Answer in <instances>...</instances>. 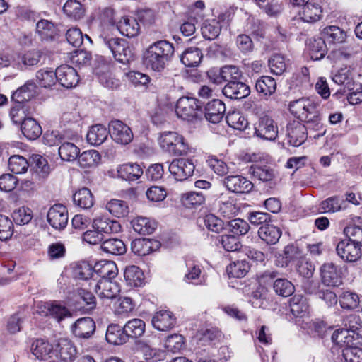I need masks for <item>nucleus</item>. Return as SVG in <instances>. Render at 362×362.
Instances as JSON below:
<instances>
[{"mask_svg": "<svg viewBox=\"0 0 362 362\" xmlns=\"http://www.w3.org/2000/svg\"><path fill=\"white\" fill-rule=\"evenodd\" d=\"M309 49L312 59L318 60L323 58L327 53V46L325 38L318 37L310 40Z\"/></svg>", "mask_w": 362, "mask_h": 362, "instance_id": "nucleus-51", "label": "nucleus"}, {"mask_svg": "<svg viewBox=\"0 0 362 362\" xmlns=\"http://www.w3.org/2000/svg\"><path fill=\"white\" fill-rule=\"evenodd\" d=\"M94 272L101 277L112 281L117 275V267L112 261H102L95 264Z\"/></svg>", "mask_w": 362, "mask_h": 362, "instance_id": "nucleus-32", "label": "nucleus"}, {"mask_svg": "<svg viewBox=\"0 0 362 362\" xmlns=\"http://www.w3.org/2000/svg\"><path fill=\"white\" fill-rule=\"evenodd\" d=\"M308 126L293 122L287 125V136L288 143L295 147L300 146L306 140Z\"/></svg>", "mask_w": 362, "mask_h": 362, "instance_id": "nucleus-16", "label": "nucleus"}, {"mask_svg": "<svg viewBox=\"0 0 362 362\" xmlns=\"http://www.w3.org/2000/svg\"><path fill=\"white\" fill-rule=\"evenodd\" d=\"M36 30L42 40H52L57 35L56 25L46 19H41L37 23Z\"/></svg>", "mask_w": 362, "mask_h": 362, "instance_id": "nucleus-40", "label": "nucleus"}, {"mask_svg": "<svg viewBox=\"0 0 362 362\" xmlns=\"http://www.w3.org/2000/svg\"><path fill=\"white\" fill-rule=\"evenodd\" d=\"M21 132L27 139L35 140L42 134V128L35 119L28 117L23 122Z\"/></svg>", "mask_w": 362, "mask_h": 362, "instance_id": "nucleus-38", "label": "nucleus"}, {"mask_svg": "<svg viewBox=\"0 0 362 362\" xmlns=\"http://www.w3.org/2000/svg\"><path fill=\"white\" fill-rule=\"evenodd\" d=\"M345 202L337 197H329L321 202L319 210L321 213H335L346 208Z\"/></svg>", "mask_w": 362, "mask_h": 362, "instance_id": "nucleus-46", "label": "nucleus"}, {"mask_svg": "<svg viewBox=\"0 0 362 362\" xmlns=\"http://www.w3.org/2000/svg\"><path fill=\"white\" fill-rule=\"evenodd\" d=\"M255 88L258 93L271 95L276 91V82L271 76H263L256 81Z\"/></svg>", "mask_w": 362, "mask_h": 362, "instance_id": "nucleus-48", "label": "nucleus"}, {"mask_svg": "<svg viewBox=\"0 0 362 362\" xmlns=\"http://www.w3.org/2000/svg\"><path fill=\"white\" fill-rule=\"evenodd\" d=\"M321 13L322 10L319 4L308 3L303 5L299 16L304 22L312 23L320 18Z\"/></svg>", "mask_w": 362, "mask_h": 362, "instance_id": "nucleus-31", "label": "nucleus"}, {"mask_svg": "<svg viewBox=\"0 0 362 362\" xmlns=\"http://www.w3.org/2000/svg\"><path fill=\"white\" fill-rule=\"evenodd\" d=\"M63 11L73 21H79L84 16L85 9L76 0H68L64 5Z\"/></svg>", "mask_w": 362, "mask_h": 362, "instance_id": "nucleus-37", "label": "nucleus"}, {"mask_svg": "<svg viewBox=\"0 0 362 362\" xmlns=\"http://www.w3.org/2000/svg\"><path fill=\"white\" fill-rule=\"evenodd\" d=\"M303 256L302 252L298 247L294 245H288L284 247L282 262L279 261L278 266L285 267L291 262H296V263Z\"/></svg>", "mask_w": 362, "mask_h": 362, "instance_id": "nucleus-44", "label": "nucleus"}, {"mask_svg": "<svg viewBox=\"0 0 362 362\" xmlns=\"http://www.w3.org/2000/svg\"><path fill=\"white\" fill-rule=\"evenodd\" d=\"M296 270L301 276L309 279L313 276L315 266L304 255L296 263Z\"/></svg>", "mask_w": 362, "mask_h": 362, "instance_id": "nucleus-58", "label": "nucleus"}, {"mask_svg": "<svg viewBox=\"0 0 362 362\" xmlns=\"http://www.w3.org/2000/svg\"><path fill=\"white\" fill-rule=\"evenodd\" d=\"M224 185L228 190L235 193H247L253 187L252 182L241 175H232L225 177Z\"/></svg>", "mask_w": 362, "mask_h": 362, "instance_id": "nucleus-20", "label": "nucleus"}, {"mask_svg": "<svg viewBox=\"0 0 362 362\" xmlns=\"http://www.w3.org/2000/svg\"><path fill=\"white\" fill-rule=\"evenodd\" d=\"M202 110L199 101L192 97H182L176 104L175 112L178 117L182 119H191L197 117Z\"/></svg>", "mask_w": 362, "mask_h": 362, "instance_id": "nucleus-5", "label": "nucleus"}, {"mask_svg": "<svg viewBox=\"0 0 362 362\" xmlns=\"http://www.w3.org/2000/svg\"><path fill=\"white\" fill-rule=\"evenodd\" d=\"M255 133L262 139L274 141L278 136V127L272 117L264 115L255 124Z\"/></svg>", "mask_w": 362, "mask_h": 362, "instance_id": "nucleus-6", "label": "nucleus"}, {"mask_svg": "<svg viewBox=\"0 0 362 362\" xmlns=\"http://www.w3.org/2000/svg\"><path fill=\"white\" fill-rule=\"evenodd\" d=\"M68 219L67 209L62 204H56L48 210L47 221L55 230H64L67 226Z\"/></svg>", "mask_w": 362, "mask_h": 362, "instance_id": "nucleus-8", "label": "nucleus"}, {"mask_svg": "<svg viewBox=\"0 0 362 362\" xmlns=\"http://www.w3.org/2000/svg\"><path fill=\"white\" fill-rule=\"evenodd\" d=\"M322 35L329 43H343L346 39V33L335 25L325 27L322 31Z\"/></svg>", "mask_w": 362, "mask_h": 362, "instance_id": "nucleus-36", "label": "nucleus"}, {"mask_svg": "<svg viewBox=\"0 0 362 362\" xmlns=\"http://www.w3.org/2000/svg\"><path fill=\"white\" fill-rule=\"evenodd\" d=\"M45 308L47 309V315L55 319L58 322L73 316L72 313L66 306L57 301L47 303Z\"/></svg>", "mask_w": 362, "mask_h": 362, "instance_id": "nucleus-28", "label": "nucleus"}, {"mask_svg": "<svg viewBox=\"0 0 362 362\" xmlns=\"http://www.w3.org/2000/svg\"><path fill=\"white\" fill-rule=\"evenodd\" d=\"M109 134L117 144L127 145L133 140V133L129 127L120 120H112L109 124Z\"/></svg>", "mask_w": 362, "mask_h": 362, "instance_id": "nucleus-9", "label": "nucleus"}, {"mask_svg": "<svg viewBox=\"0 0 362 362\" xmlns=\"http://www.w3.org/2000/svg\"><path fill=\"white\" fill-rule=\"evenodd\" d=\"M221 25L219 19L206 20L202 27L203 37L209 40L216 39L221 33Z\"/></svg>", "mask_w": 362, "mask_h": 362, "instance_id": "nucleus-39", "label": "nucleus"}, {"mask_svg": "<svg viewBox=\"0 0 362 362\" xmlns=\"http://www.w3.org/2000/svg\"><path fill=\"white\" fill-rule=\"evenodd\" d=\"M103 43L111 51L115 60L119 63L127 64L133 59L132 49L126 40L117 37H105Z\"/></svg>", "mask_w": 362, "mask_h": 362, "instance_id": "nucleus-4", "label": "nucleus"}, {"mask_svg": "<svg viewBox=\"0 0 362 362\" xmlns=\"http://www.w3.org/2000/svg\"><path fill=\"white\" fill-rule=\"evenodd\" d=\"M250 270L249 263L246 260H238L227 267V272L230 276L242 278Z\"/></svg>", "mask_w": 362, "mask_h": 362, "instance_id": "nucleus-53", "label": "nucleus"}, {"mask_svg": "<svg viewBox=\"0 0 362 362\" xmlns=\"http://www.w3.org/2000/svg\"><path fill=\"white\" fill-rule=\"evenodd\" d=\"M218 244L228 252L237 251L240 248V243L238 238L234 235H223L217 238Z\"/></svg>", "mask_w": 362, "mask_h": 362, "instance_id": "nucleus-63", "label": "nucleus"}, {"mask_svg": "<svg viewBox=\"0 0 362 362\" xmlns=\"http://www.w3.org/2000/svg\"><path fill=\"white\" fill-rule=\"evenodd\" d=\"M57 80L62 86L71 88L78 84L79 78L72 66L64 64L57 68Z\"/></svg>", "mask_w": 362, "mask_h": 362, "instance_id": "nucleus-14", "label": "nucleus"}, {"mask_svg": "<svg viewBox=\"0 0 362 362\" xmlns=\"http://www.w3.org/2000/svg\"><path fill=\"white\" fill-rule=\"evenodd\" d=\"M289 110L310 129L319 131L322 127L317 105L309 98H302L291 102Z\"/></svg>", "mask_w": 362, "mask_h": 362, "instance_id": "nucleus-2", "label": "nucleus"}, {"mask_svg": "<svg viewBox=\"0 0 362 362\" xmlns=\"http://www.w3.org/2000/svg\"><path fill=\"white\" fill-rule=\"evenodd\" d=\"M13 223L12 221L4 215H0V240L5 241L10 239L13 234Z\"/></svg>", "mask_w": 362, "mask_h": 362, "instance_id": "nucleus-64", "label": "nucleus"}, {"mask_svg": "<svg viewBox=\"0 0 362 362\" xmlns=\"http://www.w3.org/2000/svg\"><path fill=\"white\" fill-rule=\"evenodd\" d=\"M195 166L191 160L174 159L169 165L170 174L177 181H184L193 175Z\"/></svg>", "mask_w": 362, "mask_h": 362, "instance_id": "nucleus-7", "label": "nucleus"}, {"mask_svg": "<svg viewBox=\"0 0 362 362\" xmlns=\"http://www.w3.org/2000/svg\"><path fill=\"white\" fill-rule=\"evenodd\" d=\"M175 324V317L169 310L156 312L152 318V325L159 331L166 332L172 329Z\"/></svg>", "mask_w": 362, "mask_h": 362, "instance_id": "nucleus-22", "label": "nucleus"}, {"mask_svg": "<svg viewBox=\"0 0 362 362\" xmlns=\"http://www.w3.org/2000/svg\"><path fill=\"white\" fill-rule=\"evenodd\" d=\"M118 176L127 181L138 180L143 174L142 168L137 163H126L117 168Z\"/></svg>", "mask_w": 362, "mask_h": 362, "instance_id": "nucleus-26", "label": "nucleus"}, {"mask_svg": "<svg viewBox=\"0 0 362 362\" xmlns=\"http://www.w3.org/2000/svg\"><path fill=\"white\" fill-rule=\"evenodd\" d=\"M275 293L283 297H288L292 295L295 291L293 284L286 279H277L273 284Z\"/></svg>", "mask_w": 362, "mask_h": 362, "instance_id": "nucleus-55", "label": "nucleus"}, {"mask_svg": "<svg viewBox=\"0 0 362 362\" xmlns=\"http://www.w3.org/2000/svg\"><path fill=\"white\" fill-rule=\"evenodd\" d=\"M174 53L173 44L167 40H158L151 45L143 55L146 67L156 71L163 70Z\"/></svg>", "mask_w": 362, "mask_h": 362, "instance_id": "nucleus-1", "label": "nucleus"}, {"mask_svg": "<svg viewBox=\"0 0 362 362\" xmlns=\"http://www.w3.org/2000/svg\"><path fill=\"white\" fill-rule=\"evenodd\" d=\"M332 341L335 344L346 347L362 344V337L358 333L350 332L344 328L335 330L332 335Z\"/></svg>", "mask_w": 362, "mask_h": 362, "instance_id": "nucleus-15", "label": "nucleus"}, {"mask_svg": "<svg viewBox=\"0 0 362 362\" xmlns=\"http://www.w3.org/2000/svg\"><path fill=\"white\" fill-rule=\"evenodd\" d=\"M100 160V155L95 150L83 151L78 156V163L81 168H91L95 166Z\"/></svg>", "mask_w": 362, "mask_h": 362, "instance_id": "nucleus-52", "label": "nucleus"}, {"mask_svg": "<svg viewBox=\"0 0 362 362\" xmlns=\"http://www.w3.org/2000/svg\"><path fill=\"white\" fill-rule=\"evenodd\" d=\"M36 77L40 86L49 88L56 83L57 70L55 72L50 70H40Z\"/></svg>", "mask_w": 362, "mask_h": 362, "instance_id": "nucleus-60", "label": "nucleus"}, {"mask_svg": "<svg viewBox=\"0 0 362 362\" xmlns=\"http://www.w3.org/2000/svg\"><path fill=\"white\" fill-rule=\"evenodd\" d=\"M33 110L27 105L22 103H17L11 108L10 116L13 123L21 124L24 120L27 119L28 116L32 114Z\"/></svg>", "mask_w": 362, "mask_h": 362, "instance_id": "nucleus-45", "label": "nucleus"}, {"mask_svg": "<svg viewBox=\"0 0 362 362\" xmlns=\"http://www.w3.org/2000/svg\"><path fill=\"white\" fill-rule=\"evenodd\" d=\"M115 314L120 317H126L134 309V304L131 298L119 297L114 305Z\"/></svg>", "mask_w": 362, "mask_h": 362, "instance_id": "nucleus-50", "label": "nucleus"}, {"mask_svg": "<svg viewBox=\"0 0 362 362\" xmlns=\"http://www.w3.org/2000/svg\"><path fill=\"white\" fill-rule=\"evenodd\" d=\"M106 209L110 214L116 217H124L129 213V208L127 203L119 199H112L107 202Z\"/></svg>", "mask_w": 362, "mask_h": 362, "instance_id": "nucleus-57", "label": "nucleus"}, {"mask_svg": "<svg viewBox=\"0 0 362 362\" xmlns=\"http://www.w3.org/2000/svg\"><path fill=\"white\" fill-rule=\"evenodd\" d=\"M134 230L141 235L151 234L156 228V223L146 217H138L132 221Z\"/></svg>", "mask_w": 362, "mask_h": 362, "instance_id": "nucleus-41", "label": "nucleus"}, {"mask_svg": "<svg viewBox=\"0 0 362 362\" xmlns=\"http://www.w3.org/2000/svg\"><path fill=\"white\" fill-rule=\"evenodd\" d=\"M33 354L40 360L49 361L57 357V352L47 341L39 339L35 340L31 346Z\"/></svg>", "mask_w": 362, "mask_h": 362, "instance_id": "nucleus-17", "label": "nucleus"}, {"mask_svg": "<svg viewBox=\"0 0 362 362\" xmlns=\"http://www.w3.org/2000/svg\"><path fill=\"white\" fill-rule=\"evenodd\" d=\"M124 276L127 284L130 286L139 287L144 284V273L137 266L131 265L127 267Z\"/></svg>", "mask_w": 362, "mask_h": 362, "instance_id": "nucleus-34", "label": "nucleus"}, {"mask_svg": "<svg viewBox=\"0 0 362 362\" xmlns=\"http://www.w3.org/2000/svg\"><path fill=\"white\" fill-rule=\"evenodd\" d=\"M160 147L174 156H184L189 152L185 138L175 132H164L159 137Z\"/></svg>", "mask_w": 362, "mask_h": 362, "instance_id": "nucleus-3", "label": "nucleus"}, {"mask_svg": "<svg viewBox=\"0 0 362 362\" xmlns=\"http://www.w3.org/2000/svg\"><path fill=\"white\" fill-rule=\"evenodd\" d=\"M249 174L254 179H257L269 185L275 184L278 177L277 172L268 165H252L249 169Z\"/></svg>", "mask_w": 362, "mask_h": 362, "instance_id": "nucleus-13", "label": "nucleus"}, {"mask_svg": "<svg viewBox=\"0 0 362 362\" xmlns=\"http://www.w3.org/2000/svg\"><path fill=\"white\" fill-rule=\"evenodd\" d=\"M100 247L104 252L114 255H123L127 250L124 242L117 238H110L104 240Z\"/></svg>", "mask_w": 362, "mask_h": 362, "instance_id": "nucleus-42", "label": "nucleus"}, {"mask_svg": "<svg viewBox=\"0 0 362 362\" xmlns=\"http://www.w3.org/2000/svg\"><path fill=\"white\" fill-rule=\"evenodd\" d=\"M226 120L230 127L238 130H244L248 124L247 120L238 111L229 112Z\"/></svg>", "mask_w": 362, "mask_h": 362, "instance_id": "nucleus-56", "label": "nucleus"}, {"mask_svg": "<svg viewBox=\"0 0 362 362\" xmlns=\"http://www.w3.org/2000/svg\"><path fill=\"white\" fill-rule=\"evenodd\" d=\"M222 92L228 98L239 100L248 96L250 88L243 82L227 83L223 88Z\"/></svg>", "mask_w": 362, "mask_h": 362, "instance_id": "nucleus-23", "label": "nucleus"}, {"mask_svg": "<svg viewBox=\"0 0 362 362\" xmlns=\"http://www.w3.org/2000/svg\"><path fill=\"white\" fill-rule=\"evenodd\" d=\"M321 281L327 286L337 287L342 284L341 268L332 262L324 263L320 269Z\"/></svg>", "mask_w": 362, "mask_h": 362, "instance_id": "nucleus-10", "label": "nucleus"}, {"mask_svg": "<svg viewBox=\"0 0 362 362\" xmlns=\"http://www.w3.org/2000/svg\"><path fill=\"white\" fill-rule=\"evenodd\" d=\"M202 51L197 47L187 48L181 55V62L189 67L197 66L202 59Z\"/></svg>", "mask_w": 362, "mask_h": 362, "instance_id": "nucleus-43", "label": "nucleus"}, {"mask_svg": "<svg viewBox=\"0 0 362 362\" xmlns=\"http://www.w3.org/2000/svg\"><path fill=\"white\" fill-rule=\"evenodd\" d=\"M54 351L57 352V357L54 358L61 362H71L76 352L75 347L66 340L60 341Z\"/></svg>", "mask_w": 362, "mask_h": 362, "instance_id": "nucleus-33", "label": "nucleus"}, {"mask_svg": "<svg viewBox=\"0 0 362 362\" xmlns=\"http://www.w3.org/2000/svg\"><path fill=\"white\" fill-rule=\"evenodd\" d=\"M109 133V129H107L103 125H93L87 133V141L91 145H100L106 140Z\"/></svg>", "mask_w": 362, "mask_h": 362, "instance_id": "nucleus-29", "label": "nucleus"}, {"mask_svg": "<svg viewBox=\"0 0 362 362\" xmlns=\"http://www.w3.org/2000/svg\"><path fill=\"white\" fill-rule=\"evenodd\" d=\"M281 229L272 224L266 223L258 230L259 237L265 243L270 245L276 244L281 238Z\"/></svg>", "mask_w": 362, "mask_h": 362, "instance_id": "nucleus-27", "label": "nucleus"}, {"mask_svg": "<svg viewBox=\"0 0 362 362\" xmlns=\"http://www.w3.org/2000/svg\"><path fill=\"white\" fill-rule=\"evenodd\" d=\"M361 246L350 240H341L336 247L337 255L347 262H356L361 257Z\"/></svg>", "mask_w": 362, "mask_h": 362, "instance_id": "nucleus-11", "label": "nucleus"}, {"mask_svg": "<svg viewBox=\"0 0 362 362\" xmlns=\"http://www.w3.org/2000/svg\"><path fill=\"white\" fill-rule=\"evenodd\" d=\"M339 304L343 309H356L359 305V297L355 293L346 291L340 296Z\"/></svg>", "mask_w": 362, "mask_h": 362, "instance_id": "nucleus-62", "label": "nucleus"}, {"mask_svg": "<svg viewBox=\"0 0 362 362\" xmlns=\"http://www.w3.org/2000/svg\"><path fill=\"white\" fill-rule=\"evenodd\" d=\"M291 312L295 317H303L308 310L306 300L300 295H295L290 300Z\"/></svg>", "mask_w": 362, "mask_h": 362, "instance_id": "nucleus-49", "label": "nucleus"}, {"mask_svg": "<svg viewBox=\"0 0 362 362\" xmlns=\"http://www.w3.org/2000/svg\"><path fill=\"white\" fill-rule=\"evenodd\" d=\"M225 112L226 106L223 102L214 99L206 104L204 115L207 121L213 124H217L222 120Z\"/></svg>", "mask_w": 362, "mask_h": 362, "instance_id": "nucleus-21", "label": "nucleus"}, {"mask_svg": "<svg viewBox=\"0 0 362 362\" xmlns=\"http://www.w3.org/2000/svg\"><path fill=\"white\" fill-rule=\"evenodd\" d=\"M59 155L63 160L73 161L79 155V148L73 143L64 142L59 148Z\"/></svg>", "mask_w": 362, "mask_h": 362, "instance_id": "nucleus-54", "label": "nucleus"}, {"mask_svg": "<svg viewBox=\"0 0 362 362\" xmlns=\"http://www.w3.org/2000/svg\"><path fill=\"white\" fill-rule=\"evenodd\" d=\"M37 94V87L32 81H28L18 88L11 95V99L16 103L28 101Z\"/></svg>", "mask_w": 362, "mask_h": 362, "instance_id": "nucleus-24", "label": "nucleus"}, {"mask_svg": "<svg viewBox=\"0 0 362 362\" xmlns=\"http://www.w3.org/2000/svg\"><path fill=\"white\" fill-rule=\"evenodd\" d=\"M93 283L95 293L102 299L114 300L120 291L119 284L108 279H101Z\"/></svg>", "mask_w": 362, "mask_h": 362, "instance_id": "nucleus-12", "label": "nucleus"}, {"mask_svg": "<svg viewBox=\"0 0 362 362\" xmlns=\"http://www.w3.org/2000/svg\"><path fill=\"white\" fill-rule=\"evenodd\" d=\"M353 345L343 349L341 362H362V349Z\"/></svg>", "mask_w": 362, "mask_h": 362, "instance_id": "nucleus-61", "label": "nucleus"}, {"mask_svg": "<svg viewBox=\"0 0 362 362\" xmlns=\"http://www.w3.org/2000/svg\"><path fill=\"white\" fill-rule=\"evenodd\" d=\"M92 228L100 231L105 236L120 231L121 226L118 221L105 216H99L93 219Z\"/></svg>", "mask_w": 362, "mask_h": 362, "instance_id": "nucleus-18", "label": "nucleus"}, {"mask_svg": "<svg viewBox=\"0 0 362 362\" xmlns=\"http://www.w3.org/2000/svg\"><path fill=\"white\" fill-rule=\"evenodd\" d=\"M105 338L108 343L114 345L122 344L128 340L124 327L115 324L107 327Z\"/></svg>", "mask_w": 362, "mask_h": 362, "instance_id": "nucleus-30", "label": "nucleus"}, {"mask_svg": "<svg viewBox=\"0 0 362 362\" xmlns=\"http://www.w3.org/2000/svg\"><path fill=\"white\" fill-rule=\"evenodd\" d=\"M74 203L83 209H90L94 204V199L90 190L83 187L78 190L74 195Z\"/></svg>", "mask_w": 362, "mask_h": 362, "instance_id": "nucleus-47", "label": "nucleus"}, {"mask_svg": "<svg viewBox=\"0 0 362 362\" xmlns=\"http://www.w3.org/2000/svg\"><path fill=\"white\" fill-rule=\"evenodd\" d=\"M120 33L127 37H134L138 35L140 26L136 19L132 16H123L117 24Z\"/></svg>", "mask_w": 362, "mask_h": 362, "instance_id": "nucleus-25", "label": "nucleus"}, {"mask_svg": "<svg viewBox=\"0 0 362 362\" xmlns=\"http://www.w3.org/2000/svg\"><path fill=\"white\" fill-rule=\"evenodd\" d=\"M9 170L16 174L24 173L28 168V163L21 156L15 155L10 157L8 160Z\"/></svg>", "mask_w": 362, "mask_h": 362, "instance_id": "nucleus-59", "label": "nucleus"}, {"mask_svg": "<svg viewBox=\"0 0 362 362\" xmlns=\"http://www.w3.org/2000/svg\"><path fill=\"white\" fill-rule=\"evenodd\" d=\"M124 328L127 339L129 337L136 339L144 334L146 329V324L141 319L134 318L129 320L124 325Z\"/></svg>", "mask_w": 362, "mask_h": 362, "instance_id": "nucleus-35", "label": "nucleus"}, {"mask_svg": "<svg viewBox=\"0 0 362 362\" xmlns=\"http://www.w3.org/2000/svg\"><path fill=\"white\" fill-rule=\"evenodd\" d=\"M95 330V324L90 317L78 319L71 326L72 333L78 338L88 339Z\"/></svg>", "mask_w": 362, "mask_h": 362, "instance_id": "nucleus-19", "label": "nucleus"}]
</instances>
